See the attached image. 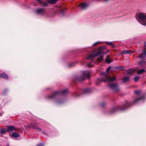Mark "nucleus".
Returning a JSON list of instances; mask_svg holds the SVG:
<instances>
[{
    "instance_id": "cd10ccee",
    "label": "nucleus",
    "mask_w": 146,
    "mask_h": 146,
    "mask_svg": "<svg viewBox=\"0 0 146 146\" xmlns=\"http://www.w3.org/2000/svg\"><path fill=\"white\" fill-rule=\"evenodd\" d=\"M85 92H89V90L88 89H86L84 90Z\"/></svg>"
},
{
    "instance_id": "7c9ffc66",
    "label": "nucleus",
    "mask_w": 146,
    "mask_h": 146,
    "mask_svg": "<svg viewBox=\"0 0 146 146\" xmlns=\"http://www.w3.org/2000/svg\"><path fill=\"white\" fill-rule=\"evenodd\" d=\"M129 103H126V104H125V106H124L125 107H128L129 106Z\"/></svg>"
},
{
    "instance_id": "393cba45",
    "label": "nucleus",
    "mask_w": 146,
    "mask_h": 146,
    "mask_svg": "<svg viewBox=\"0 0 146 146\" xmlns=\"http://www.w3.org/2000/svg\"><path fill=\"white\" fill-rule=\"evenodd\" d=\"M108 44L109 45L113 47H114V45L111 42H108Z\"/></svg>"
},
{
    "instance_id": "f03ea898",
    "label": "nucleus",
    "mask_w": 146,
    "mask_h": 146,
    "mask_svg": "<svg viewBox=\"0 0 146 146\" xmlns=\"http://www.w3.org/2000/svg\"><path fill=\"white\" fill-rule=\"evenodd\" d=\"M101 76L102 77H104V78L103 79H98L97 80L98 82H110L116 79V78L115 77L113 78H111L110 76L107 74L105 72H103L101 74Z\"/></svg>"
},
{
    "instance_id": "6e6552de",
    "label": "nucleus",
    "mask_w": 146,
    "mask_h": 146,
    "mask_svg": "<svg viewBox=\"0 0 146 146\" xmlns=\"http://www.w3.org/2000/svg\"><path fill=\"white\" fill-rule=\"evenodd\" d=\"M0 77L4 79H7L8 78V76L7 74L3 73L0 74Z\"/></svg>"
},
{
    "instance_id": "a211bd4d",
    "label": "nucleus",
    "mask_w": 146,
    "mask_h": 146,
    "mask_svg": "<svg viewBox=\"0 0 146 146\" xmlns=\"http://www.w3.org/2000/svg\"><path fill=\"white\" fill-rule=\"evenodd\" d=\"M37 1L39 2L41 4H43L44 5L46 6L47 5V2H45L44 3L43 2L44 0H36Z\"/></svg>"
},
{
    "instance_id": "9b49d317",
    "label": "nucleus",
    "mask_w": 146,
    "mask_h": 146,
    "mask_svg": "<svg viewBox=\"0 0 146 146\" xmlns=\"http://www.w3.org/2000/svg\"><path fill=\"white\" fill-rule=\"evenodd\" d=\"M11 135L14 137L17 138L20 135L17 133L14 132L12 133Z\"/></svg>"
},
{
    "instance_id": "7ed1b4c3",
    "label": "nucleus",
    "mask_w": 146,
    "mask_h": 146,
    "mask_svg": "<svg viewBox=\"0 0 146 146\" xmlns=\"http://www.w3.org/2000/svg\"><path fill=\"white\" fill-rule=\"evenodd\" d=\"M136 19L139 20V23L142 25H146V13H140L136 15Z\"/></svg>"
},
{
    "instance_id": "4be33fe9",
    "label": "nucleus",
    "mask_w": 146,
    "mask_h": 146,
    "mask_svg": "<svg viewBox=\"0 0 146 146\" xmlns=\"http://www.w3.org/2000/svg\"><path fill=\"white\" fill-rule=\"evenodd\" d=\"M135 94L137 96H139L141 94V91L139 90L135 91Z\"/></svg>"
},
{
    "instance_id": "f3484780",
    "label": "nucleus",
    "mask_w": 146,
    "mask_h": 146,
    "mask_svg": "<svg viewBox=\"0 0 146 146\" xmlns=\"http://www.w3.org/2000/svg\"><path fill=\"white\" fill-rule=\"evenodd\" d=\"M57 1V0H48V2L51 4L55 3Z\"/></svg>"
},
{
    "instance_id": "c85d7f7f",
    "label": "nucleus",
    "mask_w": 146,
    "mask_h": 146,
    "mask_svg": "<svg viewBox=\"0 0 146 146\" xmlns=\"http://www.w3.org/2000/svg\"><path fill=\"white\" fill-rule=\"evenodd\" d=\"M98 43H99L98 42H96L93 45V46L96 45L98 44Z\"/></svg>"
},
{
    "instance_id": "a878e982",
    "label": "nucleus",
    "mask_w": 146,
    "mask_h": 146,
    "mask_svg": "<svg viewBox=\"0 0 146 146\" xmlns=\"http://www.w3.org/2000/svg\"><path fill=\"white\" fill-rule=\"evenodd\" d=\"M139 77L138 76H136L134 79L135 81V82H137V80L139 79Z\"/></svg>"
},
{
    "instance_id": "c756f323",
    "label": "nucleus",
    "mask_w": 146,
    "mask_h": 146,
    "mask_svg": "<svg viewBox=\"0 0 146 146\" xmlns=\"http://www.w3.org/2000/svg\"><path fill=\"white\" fill-rule=\"evenodd\" d=\"M44 144L42 143H40L38 144L37 146H44Z\"/></svg>"
},
{
    "instance_id": "473e14b6",
    "label": "nucleus",
    "mask_w": 146,
    "mask_h": 146,
    "mask_svg": "<svg viewBox=\"0 0 146 146\" xmlns=\"http://www.w3.org/2000/svg\"><path fill=\"white\" fill-rule=\"evenodd\" d=\"M102 106H104L103 104H102Z\"/></svg>"
},
{
    "instance_id": "5701e85b",
    "label": "nucleus",
    "mask_w": 146,
    "mask_h": 146,
    "mask_svg": "<svg viewBox=\"0 0 146 146\" xmlns=\"http://www.w3.org/2000/svg\"><path fill=\"white\" fill-rule=\"evenodd\" d=\"M143 98H144V97L143 96V97H142L141 98H140L136 99L135 100L134 103H137V101H139V100H143Z\"/></svg>"
},
{
    "instance_id": "1a4fd4ad",
    "label": "nucleus",
    "mask_w": 146,
    "mask_h": 146,
    "mask_svg": "<svg viewBox=\"0 0 146 146\" xmlns=\"http://www.w3.org/2000/svg\"><path fill=\"white\" fill-rule=\"evenodd\" d=\"M79 6H80L82 9H85L87 7V5L85 3H83L79 5Z\"/></svg>"
},
{
    "instance_id": "9d476101",
    "label": "nucleus",
    "mask_w": 146,
    "mask_h": 146,
    "mask_svg": "<svg viewBox=\"0 0 146 146\" xmlns=\"http://www.w3.org/2000/svg\"><path fill=\"white\" fill-rule=\"evenodd\" d=\"M106 62L108 63H110L112 62V61L110 59V56H107L106 58Z\"/></svg>"
},
{
    "instance_id": "b1692460",
    "label": "nucleus",
    "mask_w": 146,
    "mask_h": 146,
    "mask_svg": "<svg viewBox=\"0 0 146 146\" xmlns=\"http://www.w3.org/2000/svg\"><path fill=\"white\" fill-rule=\"evenodd\" d=\"M144 62L143 61H141L138 63V64L139 65L142 66Z\"/></svg>"
},
{
    "instance_id": "ddd939ff",
    "label": "nucleus",
    "mask_w": 146,
    "mask_h": 146,
    "mask_svg": "<svg viewBox=\"0 0 146 146\" xmlns=\"http://www.w3.org/2000/svg\"><path fill=\"white\" fill-rule=\"evenodd\" d=\"M133 52H132L131 51H130L129 50H125L121 52V54H129L131 53H133Z\"/></svg>"
},
{
    "instance_id": "2eb2a0df",
    "label": "nucleus",
    "mask_w": 146,
    "mask_h": 146,
    "mask_svg": "<svg viewBox=\"0 0 146 146\" xmlns=\"http://www.w3.org/2000/svg\"><path fill=\"white\" fill-rule=\"evenodd\" d=\"M6 130L5 129H1L0 130V134L1 135H3L6 133Z\"/></svg>"
},
{
    "instance_id": "0eeeda50",
    "label": "nucleus",
    "mask_w": 146,
    "mask_h": 146,
    "mask_svg": "<svg viewBox=\"0 0 146 146\" xmlns=\"http://www.w3.org/2000/svg\"><path fill=\"white\" fill-rule=\"evenodd\" d=\"M143 54H140L139 56V58L142 59H144L145 56H146V50H145L143 52Z\"/></svg>"
},
{
    "instance_id": "6ab92c4d",
    "label": "nucleus",
    "mask_w": 146,
    "mask_h": 146,
    "mask_svg": "<svg viewBox=\"0 0 146 146\" xmlns=\"http://www.w3.org/2000/svg\"><path fill=\"white\" fill-rule=\"evenodd\" d=\"M58 93H59V92H55L54 94H53L52 95H51L49 97V98H54L55 97V96Z\"/></svg>"
},
{
    "instance_id": "39448f33",
    "label": "nucleus",
    "mask_w": 146,
    "mask_h": 146,
    "mask_svg": "<svg viewBox=\"0 0 146 146\" xmlns=\"http://www.w3.org/2000/svg\"><path fill=\"white\" fill-rule=\"evenodd\" d=\"M36 13L37 14L42 15L45 13V10L44 8H38L36 9Z\"/></svg>"
},
{
    "instance_id": "f257e3e1",
    "label": "nucleus",
    "mask_w": 146,
    "mask_h": 146,
    "mask_svg": "<svg viewBox=\"0 0 146 146\" xmlns=\"http://www.w3.org/2000/svg\"><path fill=\"white\" fill-rule=\"evenodd\" d=\"M105 54L102 52L99 51L96 54L89 55L87 58H91L92 62L97 64L103 60V55Z\"/></svg>"
},
{
    "instance_id": "aec40b11",
    "label": "nucleus",
    "mask_w": 146,
    "mask_h": 146,
    "mask_svg": "<svg viewBox=\"0 0 146 146\" xmlns=\"http://www.w3.org/2000/svg\"><path fill=\"white\" fill-rule=\"evenodd\" d=\"M129 80V77H126L123 79V82H125Z\"/></svg>"
},
{
    "instance_id": "f8f14e48",
    "label": "nucleus",
    "mask_w": 146,
    "mask_h": 146,
    "mask_svg": "<svg viewBox=\"0 0 146 146\" xmlns=\"http://www.w3.org/2000/svg\"><path fill=\"white\" fill-rule=\"evenodd\" d=\"M15 129V127L12 126H10L8 127L6 130L8 131Z\"/></svg>"
},
{
    "instance_id": "423d86ee",
    "label": "nucleus",
    "mask_w": 146,
    "mask_h": 146,
    "mask_svg": "<svg viewBox=\"0 0 146 146\" xmlns=\"http://www.w3.org/2000/svg\"><path fill=\"white\" fill-rule=\"evenodd\" d=\"M110 87L115 92L119 89L118 86L116 84H112L110 85Z\"/></svg>"
},
{
    "instance_id": "412c9836",
    "label": "nucleus",
    "mask_w": 146,
    "mask_h": 146,
    "mask_svg": "<svg viewBox=\"0 0 146 146\" xmlns=\"http://www.w3.org/2000/svg\"><path fill=\"white\" fill-rule=\"evenodd\" d=\"M68 92V90H62L60 93L63 94H66Z\"/></svg>"
},
{
    "instance_id": "2f4dec72",
    "label": "nucleus",
    "mask_w": 146,
    "mask_h": 146,
    "mask_svg": "<svg viewBox=\"0 0 146 146\" xmlns=\"http://www.w3.org/2000/svg\"><path fill=\"white\" fill-rule=\"evenodd\" d=\"M144 44L145 46V48H146V42L144 43Z\"/></svg>"
},
{
    "instance_id": "20e7f679",
    "label": "nucleus",
    "mask_w": 146,
    "mask_h": 146,
    "mask_svg": "<svg viewBox=\"0 0 146 146\" xmlns=\"http://www.w3.org/2000/svg\"><path fill=\"white\" fill-rule=\"evenodd\" d=\"M90 73L89 71L84 72L83 75L78 80L81 81H83L85 77H87V78H89L90 76Z\"/></svg>"
},
{
    "instance_id": "72a5a7b5",
    "label": "nucleus",
    "mask_w": 146,
    "mask_h": 146,
    "mask_svg": "<svg viewBox=\"0 0 146 146\" xmlns=\"http://www.w3.org/2000/svg\"><path fill=\"white\" fill-rule=\"evenodd\" d=\"M39 130H41L40 129H39Z\"/></svg>"
},
{
    "instance_id": "bb28decb",
    "label": "nucleus",
    "mask_w": 146,
    "mask_h": 146,
    "mask_svg": "<svg viewBox=\"0 0 146 146\" xmlns=\"http://www.w3.org/2000/svg\"><path fill=\"white\" fill-rule=\"evenodd\" d=\"M111 68V66H109L107 69V72L108 73Z\"/></svg>"
},
{
    "instance_id": "dca6fc26",
    "label": "nucleus",
    "mask_w": 146,
    "mask_h": 146,
    "mask_svg": "<svg viewBox=\"0 0 146 146\" xmlns=\"http://www.w3.org/2000/svg\"><path fill=\"white\" fill-rule=\"evenodd\" d=\"M145 71V70L144 69H141L137 71V74H140L142 73L143 72Z\"/></svg>"
},
{
    "instance_id": "4468645a",
    "label": "nucleus",
    "mask_w": 146,
    "mask_h": 146,
    "mask_svg": "<svg viewBox=\"0 0 146 146\" xmlns=\"http://www.w3.org/2000/svg\"><path fill=\"white\" fill-rule=\"evenodd\" d=\"M135 71V70H134L130 69L127 70V73L129 74L132 75V74Z\"/></svg>"
}]
</instances>
